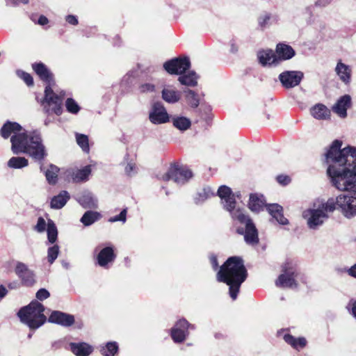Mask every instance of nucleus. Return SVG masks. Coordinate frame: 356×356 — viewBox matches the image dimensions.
I'll return each instance as SVG.
<instances>
[{
	"mask_svg": "<svg viewBox=\"0 0 356 356\" xmlns=\"http://www.w3.org/2000/svg\"><path fill=\"white\" fill-rule=\"evenodd\" d=\"M341 146L342 141L335 140L326 152L327 172L337 189L356 193V147Z\"/></svg>",
	"mask_w": 356,
	"mask_h": 356,
	"instance_id": "obj_1",
	"label": "nucleus"
},
{
	"mask_svg": "<svg viewBox=\"0 0 356 356\" xmlns=\"http://www.w3.org/2000/svg\"><path fill=\"white\" fill-rule=\"evenodd\" d=\"M22 127L15 122L7 121L0 130L1 136L8 138L11 134V149L15 154L26 153L34 160L42 161L47 155L40 134L33 131L29 134L21 132Z\"/></svg>",
	"mask_w": 356,
	"mask_h": 356,
	"instance_id": "obj_2",
	"label": "nucleus"
},
{
	"mask_svg": "<svg viewBox=\"0 0 356 356\" xmlns=\"http://www.w3.org/2000/svg\"><path fill=\"white\" fill-rule=\"evenodd\" d=\"M217 195L221 200L223 208L229 213L236 232L243 235L245 243L255 245L259 243L258 230L251 218L243 208L236 207L235 195L232 189L225 185L220 186Z\"/></svg>",
	"mask_w": 356,
	"mask_h": 356,
	"instance_id": "obj_3",
	"label": "nucleus"
},
{
	"mask_svg": "<svg viewBox=\"0 0 356 356\" xmlns=\"http://www.w3.org/2000/svg\"><path fill=\"white\" fill-rule=\"evenodd\" d=\"M248 276L243 259L239 257H231L220 267L217 273V280L229 286V293L236 300L242 283Z\"/></svg>",
	"mask_w": 356,
	"mask_h": 356,
	"instance_id": "obj_4",
	"label": "nucleus"
},
{
	"mask_svg": "<svg viewBox=\"0 0 356 356\" xmlns=\"http://www.w3.org/2000/svg\"><path fill=\"white\" fill-rule=\"evenodd\" d=\"M32 68L40 79L47 83L44 89V97L41 102L44 112L49 115H60L63 113L62 106L65 92H62L58 95L54 92L51 88L54 84V75L44 63H33Z\"/></svg>",
	"mask_w": 356,
	"mask_h": 356,
	"instance_id": "obj_5",
	"label": "nucleus"
},
{
	"mask_svg": "<svg viewBox=\"0 0 356 356\" xmlns=\"http://www.w3.org/2000/svg\"><path fill=\"white\" fill-rule=\"evenodd\" d=\"M44 306L37 300L19 309L17 316L20 321L30 329L35 330L42 326L47 321L44 314Z\"/></svg>",
	"mask_w": 356,
	"mask_h": 356,
	"instance_id": "obj_6",
	"label": "nucleus"
},
{
	"mask_svg": "<svg viewBox=\"0 0 356 356\" xmlns=\"http://www.w3.org/2000/svg\"><path fill=\"white\" fill-rule=\"evenodd\" d=\"M327 208L330 211L339 209L342 214L350 218L356 216V193L353 194H341L336 198L331 197L326 202Z\"/></svg>",
	"mask_w": 356,
	"mask_h": 356,
	"instance_id": "obj_7",
	"label": "nucleus"
},
{
	"mask_svg": "<svg viewBox=\"0 0 356 356\" xmlns=\"http://www.w3.org/2000/svg\"><path fill=\"white\" fill-rule=\"evenodd\" d=\"M330 212L326 202L318 205L317 208H310L302 212V218L307 220V226L311 229H317L322 226L328 218L327 213Z\"/></svg>",
	"mask_w": 356,
	"mask_h": 356,
	"instance_id": "obj_8",
	"label": "nucleus"
},
{
	"mask_svg": "<svg viewBox=\"0 0 356 356\" xmlns=\"http://www.w3.org/2000/svg\"><path fill=\"white\" fill-rule=\"evenodd\" d=\"M193 177L192 171L186 166L172 165L162 177L164 181L173 180L179 185L186 184Z\"/></svg>",
	"mask_w": 356,
	"mask_h": 356,
	"instance_id": "obj_9",
	"label": "nucleus"
},
{
	"mask_svg": "<svg viewBox=\"0 0 356 356\" xmlns=\"http://www.w3.org/2000/svg\"><path fill=\"white\" fill-rule=\"evenodd\" d=\"M296 270L291 263L286 262L282 266V273L278 277L275 284L282 288H296Z\"/></svg>",
	"mask_w": 356,
	"mask_h": 356,
	"instance_id": "obj_10",
	"label": "nucleus"
},
{
	"mask_svg": "<svg viewBox=\"0 0 356 356\" xmlns=\"http://www.w3.org/2000/svg\"><path fill=\"white\" fill-rule=\"evenodd\" d=\"M191 67L188 58H175L166 61L163 67L170 74H182Z\"/></svg>",
	"mask_w": 356,
	"mask_h": 356,
	"instance_id": "obj_11",
	"label": "nucleus"
},
{
	"mask_svg": "<svg viewBox=\"0 0 356 356\" xmlns=\"http://www.w3.org/2000/svg\"><path fill=\"white\" fill-rule=\"evenodd\" d=\"M189 328L195 329V326L184 318L179 320L171 329V337L173 341L175 343L183 342L188 334Z\"/></svg>",
	"mask_w": 356,
	"mask_h": 356,
	"instance_id": "obj_12",
	"label": "nucleus"
},
{
	"mask_svg": "<svg viewBox=\"0 0 356 356\" xmlns=\"http://www.w3.org/2000/svg\"><path fill=\"white\" fill-rule=\"evenodd\" d=\"M303 78V73L300 71H285L279 75V79L286 88H291L298 86Z\"/></svg>",
	"mask_w": 356,
	"mask_h": 356,
	"instance_id": "obj_13",
	"label": "nucleus"
},
{
	"mask_svg": "<svg viewBox=\"0 0 356 356\" xmlns=\"http://www.w3.org/2000/svg\"><path fill=\"white\" fill-rule=\"evenodd\" d=\"M149 118L153 124H159L169 122L170 116L161 102H156L149 113Z\"/></svg>",
	"mask_w": 356,
	"mask_h": 356,
	"instance_id": "obj_14",
	"label": "nucleus"
},
{
	"mask_svg": "<svg viewBox=\"0 0 356 356\" xmlns=\"http://www.w3.org/2000/svg\"><path fill=\"white\" fill-rule=\"evenodd\" d=\"M15 273L21 279L22 284L26 286H32L35 282L33 272L22 262H17Z\"/></svg>",
	"mask_w": 356,
	"mask_h": 356,
	"instance_id": "obj_15",
	"label": "nucleus"
},
{
	"mask_svg": "<svg viewBox=\"0 0 356 356\" xmlns=\"http://www.w3.org/2000/svg\"><path fill=\"white\" fill-rule=\"evenodd\" d=\"M49 322L60 325L63 327H70L74 323V316L72 314L60 311H54L50 314Z\"/></svg>",
	"mask_w": 356,
	"mask_h": 356,
	"instance_id": "obj_16",
	"label": "nucleus"
},
{
	"mask_svg": "<svg viewBox=\"0 0 356 356\" xmlns=\"http://www.w3.org/2000/svg\"><path fill=\"white\" fill-rule=\"evenodd\" d=\"M257 58L262 66H277L278 58L272 49H262L257 52Z\"/></svg>",
	"mask_w": 356,
	"mask_h": 356,
	"instance_id": "obj_17",
	"label": "nucleus"
},
{
	"mask_svg": "<svg viewBox=\"0 0 356 356\" xmlns=\"http://www.w3.org/2000/svg\"><path fill=\"white\" fill-rule=\"evenodd\" d=\"M116 256L112 246H107L100 250L97 256V264L106 268L108 264L114 261Z\"/></svg>",
	"mask_w": 356,
	"mask_h": 356,
	"instance_id": "obj_18",
	"label": "nucleus"
},
{
	"mask_svg": "<svg viewBox=\"0 0 356 356\" xmlns=\"http://www.w3.org/2000/svg\"><path fill=\"white\" fill-rule=\"evenodd\" d=\"M266 210L269 214L276 220V221L282 225L289 224V220L284 216L283 208L278 204H270L266 205Z\"/></svg>",
	"mask_w": 356,
	"mask_h": 356,
	"instance_id": "obj_19",
	"label": "nucleus"
},
{
	"mask_svg": "<svg viewBox=\"0 0 356 356\" xmlns=\"http://www.w3.org/2000/svg\"><path fill=\"white\" fill-rule=\"evenodd\" d=\"M351 102L350 96L345 95L341 97L333 106L332 110L341 118H346L347 116V109L350 106Z\"/></svg>",
	"mask_w": 356,
	"mask_h": 356,
	"instance_id": "obj_20",
	"label": "nucleus"
},
{
	"mask_svg": "<svg viewBox=\"0 0 356 356\" xmlns=\"http://www.w3.org/2000/svg\"><path fill=\"white\" fill-rule=\"evenodd\" d=\"M275 54L278 58L279 65L281 61L289 60L293 58L296 52L291 46L284 43H279L276 46Z\"/></svg>",
	"mask_w": 356,
	"mask_h": 356,
	"instance_id": "obj_21",
	"label": "nucleus"
},
{
	"mask_svg": "<svg viewBox=\"0 0 356 356\" xmlns=\"http://www.w3.org/2000/svg\"><path fill=\"white\" fill-rule=\"evenodd\" d=\"M279 20V15L268 12H264L259 16L257 22L259 27L264 29L273 24L278 23Z\"/></svg>",
	"mask_w": 356,
	"mask_h": 356,
	"instance_id": "obj_22",
	"label": "nucleus"
},
{
	"mask_svg": "<svg viewBox=\"0 0 356 356\" xmlns=\"http://www.w3.org/2000/svg\"><path fill=\"white\" fill-rule=\"evenodd\" d=\"M335 72L340 80L345 84H348L350 82L352 70L349 65L339 61L337 64Z\"/></svg>",
	"mask_w": 356,
	"mask_h": 356,
	"instance_id": "obj_23",
	"label": "nucleus"
},
{
	"mask_svg": "<svg viewBox=\"0 0 356 356\" xmlns=\"http://www.w3.org/2000/svg\"><path fill=\"white\" fill-rule=\"evenodd\" d=\"M79 203L85 209L97 207V200L89 191H84L77 199Z\"/></svg>",
	"mask_w": 356,
	"mask_h": 356,
	"instance_id": "obj_24",
	"label": "nucleus"
},
{
	"mask_svg": "<svg viewBox=\"0 0 356 356\" xmlns=\"http://www.w3.org/2000/svg\"><path fill=\"white\" fill-rule=\"evenodd\" d=\"M265 202L264 195L252 194L250 196L248 207L253 212H259L266 205Z\"/></svg>",
	"mask_w": 356,
	"mask_h": 356,
	"instance_id": "obj_25",
	"label": "nucleus"
},
{
	"mask_svg": "<svg viewBox=\"0 0 356 356\" xmlns=\"http://www.w3.org/2000/svg\"><path fill=\"white\" fill-rule=\"evenodd\" d=\"M170 121L172 123L173 126L181 131H184L188 129L191 125V121L189 118L184 116L172 115L170 116Z\"/></svg>",
	"mask_w": 356,
	"mask_h": 356,
	"instance_id": "obj_26",
	"label": "nucleus"
},
{
	"mask_svg": "<svg viewBox=\"0 0 356 356\" xmlns=\"http://www.w3.org/2000/svg\"><path fill=\"white\" fill-rule=\"evenodd\" d=\"M70 196L66 191H61L58 195L54 196L51 200V208L54 209H60L63 208L67 201L70 200Z\"/></svg>",
	"mask_w": 356,
	"mask_h": 356,
	"instance_id": "obj_27",
	"label": "nucleus"
},
{
	"mask_svg": "<svg viewBox=\"0 0 356 356\" xmlns=\"http://www.w3.org/2000/svg\"><path fill=\"white\" fill-rule=\"evenodd\" d=\"M71 351L76 356H88L92 353V347L86 343H71Z\"/></svg>",
	"mask_w": 356,
	"mask_h": 356,
	"instance_id": "obj_28",
	"label": "nucleus"
},
{
	"mask_svg": "<svg viewBox=\"0 0 356 356\" xmlns=\"http://www.w3.org/2000/svg\"><path fill=\"white\" fill-rule=\"evenodd\" d=\"M312 115L318 120H326L330 117V110L322 104H317L311 109Z\"/></svg>",
	"mask_w": 356,
	"mask_h": 356,
	"instance_id": "obj_29",
	"label": "nucleus"
},
{
	"mask_svg": "<svg viewBox=\"0 0 356 356\" xmlns=\"http://www.w3.org/2000/svg\"><path fill=\"white\" fill-rule=\"evenodd\" d=\"M214 195L213 190L209 186H205L197 193L196 196L194 197V201L196 204H201L207 199Z\"/></svg>",
	"mask_w": 356,
	"mask_h": 356,
	"instance_id": "obj_30",
	"label": "nucleus"
},
{
	"mask_svg": "<svg viewBox=\"0 0 356 356\" xmlns=\"http://www.w3.org/2000/svg\"><path fill=\"white\" fill-rule=\"evenodd\" d=\"M91 173L90 165H86L82 169L77 170L71 175L72 179L74 182H81L88 180Z\"/></svg>",
	"mask_w": 356,
	"mask_h": 356,
	"instance_id": "obj_31",
	"label": "nucleus"
},
{
	"mask_svg": "<svg viewBox=\"0 0 356 356\" xmlns=\"http://www.w3.org/2000/svg\"><path fill=\"white\" fill-rule=\"evenodd\" d=\"M7 165L10 168L22 169L28 166L29 161L25 157L13 156L8 160Z\"/></svg>",
	"mask_w": 356,
	"mask_h": 356,
	"instance_id": "obj_32",
	"label": "nucleus"
},
{
	"mask_svg": "<svg viewBox=\"0 0 356 356\" xmlns=\"http://www.w3.org/2000/svg\"><path fill=\"white\" fill-rule=\"evenodd\" d=\"M101 217L99 213L93 211H88L85 212L81 218V222L85 226H90L96 221H97Z\"/></svg>",
	"mask_w": 356,
	"mask_h": 356,
	"instance_id": "obj_33",
	"label": "nucleus"
},
{
	"mask_svg": "<svg viewBox=\"0 0 356 356\" xmlns=\"http://www.w3.org/2000/svg\"><path fill=\"white\" fill-rule=\"evenodd\" d=\"M162 98L168 103L174 104L180 99V94L172 89L164 88L162 91Z\"/></svg>",
	"mask_w": 356,
	"mask_h": 356,
	"instance_id": "obj_34",
	"label": "nucleus"
},
{
	"mask_svg": "<svg viewBox=\"0 0 356 356\" xmlns=\"http://www.w3.org/2000/svg\"><path fill=\"white\" fill-rule=\"evenodd\" d=\"M179 81L187 86H195L197 83V76L195 72H190L187 74L181 75L179 77Z\"/></svg>",
	"mask_w": 356,
	"mask_h": 356,
	"instance_id": "obj_35",
	"label": "nucleus"
},
{
	"mask_svg": "<svg viewBox=\"0 0 356 356\" xmlns=\"http://www.w3.org/2000/svg\"><path fill=\"white\" fill-rule=\"evenodd\" d=\"M47 239L49 243H54L58 237V230L54 222L49 219L47 222Z\"/></svg>",
	"mask_w": 356,
	"mask_h": 356,
	"instance_id": "obj_36",
	"label": "nucleus"
},
{
	"mask_svg": "<svg viewBox=\"0 0 356 356\" xmlns=\"http://www.w3.org/2000/svg\"><path fill=\"white\" fill-rule=\"evenodd\" d=\"M59 168L55 165L51 164L45 172L46 179L49 184H55L58 180Z\"/></svg>",
	"mask_w": 356,
	"mask_h": 356,
	"instance_id": "obj_37",
	"label": "nucleus"
},
{
	"mask_svg": "<svg viewBox=\"0 0 356 356\" xmlns=\"http://www.w3.org/2000/svg\"><path fill=\"white\" fill-rule=\"evenodd\" d=\"M118 350V345L116 342H108L104 347L101 348V353L104 356H114Z\"/></svg>",
	"mask_w": 356,
	"mask_h": 356,
	"instance_id": "obj_38",
	"label": "nucleus"
},
{
	"mask_svg": "<svg viewBox=\"0 0 356 356\" xmlns=\"http://www.w3.org/2000/svg\"><path fill=\"white\" fill-rule=\"evenodd\" d=\"M76 140L82 150L85 152H89L88 138L85 134H76Z\"/></svg>",
	"mask_w": 356,
	"mask_h": 356,
	"instance_id": "obj_39",
	"label": "nucleus"
},
{
	"mask_svg": "<svg viewBox=\"0 0 356 356\" xmlns=\"http://www.w3.org/2000/svg\"><path fill=\"white\" fill-rule=\"evenodd\" d=\"M59 253V246L54 245L47 250V260L50 264H52L58 257Z\"/></svg>",
	"mask_w": 356,
	"mask_h": 356,
	"instance_id": "obj_40",
	"label": "nucleus"
},
{
	"mask_svg": "<svg viewBox=\"0 0 356 356\" xmlns=\"http://www.w3.org/2000/svg\"><path fill=\"white\" fill-rule=\"evenodd\" d=\"M65 107L67 111L72 114H76L80 111L79 106L72 98L67 99L65 102Z\"/></svg>",
	"mask_w": 356,
	"mask_h": 356,
	"instance_id": "obj_41",
	"label": "nucleus"
},
{
	"mask_svg": "<svg viewBox=\"0 0 356 356\" xmlns=\"http://www.w3.org/2000/svg\"><path fill=\"white\" fill-rule=\"evenodd\" d=\"M186 92V99L189 104L193 108L197 107L199 105V99L196 93L191 90H188Z\"/></svg>",
	"mask_w": 356,
	"mask_h": 356,
	"instance_id": "obj_42",
	"label": "nucleus"
},
{
	"mask_svg": "<svg viewBox=\"0 0 356 356\" xmlns=\"http://www.w3.org/2000/svg\"><path fill=\"white\" fill-rule=\"evenodd\" d=\"M127 208L123 209L119 215L113 216L108 219V222H122L124 223L127 220Z\"/></svg>",
	"mask_w": 356,
	"mask_h": 356,
	"instance_id": "obj_43",
	"label": "nucleus"
},
{
	"mask_svg": "<svg viewBox=\"0 0 356 356\" xmlns=\"http://www.w3.org/2000/svg\"><path fill=\"white\" fill-rule=\"evenodd\" d=\"M17 74L19 78L24 80L27 86H30L33 85V79L30 74L22 70H18L17 71Z\"/></svg>",
	"mask_w": 356,
	"mask_h": 356,
	"instance_id": "obj_44",
	"label": "nucleus"
},
{
	"mask_svg": "<svg viewBox=\"0 0 356 356\" xmlns=\"http://www.w3.org/2000/svg\"><path fill=\"white\" fill-rule=\"evenodd\" d=\"M47 227V223L45 220L42 217H39L38 218L37 224L34 227V230L39 232H44Z\"/></svg>",
	"mask_w": 356,
	"mask_h": 356,
	"instance_id": "obj_45",
	"label": "nucleus"
},
{
	"mask_svg": "<svg viewBox=\"0 0 356 356\" xmlns=\"http://www.w3.org/2000/svg\"><path fill=\"white\" fill-rule=\"evenodd\" d=\"M125 173L129 177H132L137 173V168L134 163L128 162L124 168Z\"/></svg>",
	"mask_w": 356,
	"mask_h": 356,
	"instance_id": "obj_46",
	"label": "nucleus"
},
{
	"mask_svg": "<svg viewBox=\"0 0 356 356\" xmlns=\"http://www.w3.org/2000/svg\"><path fill=\"white\" fill-rule=\"evenodd\" d=\"M49 296V292L45 289H40L36 293V298L41 301L48 298Z\"/></svg>",
	"mask_w": 356,
	"mask_h": 356,
	"instance_id": "obj_47",
	"label": "nucleus"
},
{
	"mask_svg": "<svg viewBox=\"0 0 356 356\" xmlns=\"http://www.w3.org/2000/svg\"><path fill=\"white\" fill-rule=\"evenodd\" d=\"M348 312L356 318V300L351 299L346 306Z\"/></svg>",
	"mask_w": 356,
	"mask_h": 356,
	"instance_id": "obj_48",
	"label": "nucleus"
},
{
	"mask_svg": "<svg viewBox=\"0 0 356 356\" xmlns=\"http://www.w3.org/2000/svg\"><path fill=\"white\" fill-rule=\"evenodd\" d=\"M284 341L289 345H291L293 348L296 347V338L293 337L291 334H285L284 337Z\"/></svg>",
	"mask_w": 356,
	"mask_h": 356,
	"instance_id": "obj_49",
	"label": "nucleus"
},
{
	"mask_svg": "<svg viewBox=\"0 0 356 356\" xmlns=\"http://www.w3.org/2000/svg\"><path fill=\"white\" fill-rule=\"evenodd\" d=\"M278 183L282 185H287L290 182L289 177L286 175H278L276 178Z\"/></svg>",
	"mask_w": 356,
	"mask_h": 356,
	"instance_id": "obj_50",
	"label": "nucleus"
},
{
	"mask_svg": "<svg viewBox=\"0 0 356 356\" xmlns=\"http://www.w3.org/2000/svg\"><path fill=\"white\" fill-rule=\"evenodd\" d=\"M154 90V86L150 83H145L140 86L141 92H152Z\"/></svg>",
	"mask_w": 356,
	"mask_h": 356,
	"instance_id": "obj_51",
	"label": "nucleus"
},
{
	"mask_svg": "<svg viewBox=\"0 0 356 356\" xmlns=\"http://www.w3.org/2000/svg\"><path fill=\"white\" fill-rule=\"evenodd\" d=\"M296 347H294L296 349H298L299 348H303L306 345V339L303 337H300L296 339Z\"/></svg>",
	"mask_w": 356,
	"mask_h": 356,
	"instance_id": "obj_52",
	"label": "nucleus"
},
{
	"mask_svg": "<svg viewBox=\"0 0 356 356\" xmlns=\"http://www.w3.org/2000/svg\"><path fill=\"white\" fill-rule=\"evenodd\" d=\"M66 21L70 24H72V25H76L78 24V19L77 18L74 16V15H67L66 17Z\"/></svg>",
	"mask_w": 356,
	"mask_h": 356,
	"instance_id": "obj_53",
	"label": "nucleus"
},
{
	"mask_svg": "<svg viewBox=\"0 0 356 356\" xmlns=\"http://www.w3.org/2000/svg\"><path fill=\"white\" fill-rule=\"evenodd\" d=\"M63 342L62 340H57L53 341L51 344V349L55 350L60 348L63 345Z\"/></svg>",
	"mask_w": 356,
	"mask_h": 356,
	"instance_id": "obj_54",
	"label": "nucleus"
},
{
	"mask_svg": "<svg viewBox=\"0 0 356 356\" xmlns=\"http://www.w3.org/2000/svg\"><path fill=\"white\" fill-rule=\"evenodd\" d=\"M347 273L351 277L356 278V264L351 266L350 268H348L347 270Z\"/></svg>",
	"mask_w": 356,
	"mask_h": 356,
	"instance_id": "obj_55",
	"label": "nucleus"
},
{
	"mask_svg": "<svg viewBox=\"0 0 356 356\" xmlns=\"http://www.w3.org/2000/svg\"><path fill=\"white\" fill-rule=\"evenodd\" d=\"M210 261L211 264V266L214 270H216L218 266V263L217 260V257L216 256H211L210 257Z\"/></svg>",
	"mask_w": 356,
	"mask_h": 356,
	"instance_id": "obj_56",
	"label": "nucleus"
},
{
	"mask_svg": "<svg viewBox=\"0 0 356 356\" xmlns=\"http://www.w3.org/2000/svg\"><path fill=\"white\" fill-rule=\"evenodd\" d=\"M8 293V290L3 285H0V300Z\"/></svg>",
	"mask_w": 356,
	"mask_h": 356,
	"instance_id": "obj_57",
	"label": "nucleus"
},
{
	"mask_svg": "<svg viewBox=\"0 0 356 356\" xmlns=\"http://www.w3.org/2000/svg\"><path fill=\"white\" fill-rule=\"evenodd\" d=\"M48 22V19L45 16L41 15L38 19V23L40 25H45Z\"/></svg>",
	"mask_w": 356,
	"mask_h": 356,
	"instance_id": "obj_58",
	"label": "nucleus"
},
{
	"mask_svg": "<svg viewBox=\"0 0 356 356\" xmlns=\"http://www.w3.org/2000/svg\"><path fill=\"white\" fill-rule=\"evenodd\" d=\"M230 46H231V49L230 51L232 52V53H236L238 51V46L236 44V43L234 42V40H232L231 41V43H230Z\"/></svg>",
	"mask_w": 356,
	"mask_h": 356,
	"instance_id": "obj_59",
	"label": "nucleus"
},
{
	"mask_svg": "<svg viewBox=\"0 0 356 356\" xmlns=\"http://www.w3.org/2000/svg\"><path fill=\"white\" fill-rule=\"evenodd\" d=\"M19 286V284L17 281L10 282L8 284V286L10 289H17Z\"/></svg>",
	"mask_w": 356,
	"mask_h": 356,
	"instance_id": "obj_60",
	"label": "nucleus"
},
{
	"mask_svg": "<svg viewBox=\"0 0 356 356\" xmlns=\"http://www.w3.org/2000/svg\"><path fill=\"white\" fill-rule=\"evenodd\" d=\"M18 2V4L22 3H24V4H26L29 3V0H19L17 1Z\"/></svg>",
	"mask_w": 356,
	"mask_h": 356,
	"instance_id": "obj_61",
	"label": "nucleus"
},
{
	"mask_svg": "<svg viewBox=\"0 0 356 356\" xmlns=\"http://www.w3.org/2000/svg\"><path fill=\"white\" fill-rule=\"evenodd\" d=\"M233 194L235 195V198L236 197H238V198H240V194L239 193H234Z\"/></svg>",
	"mask_w": 356,
	"mask_h": 356,
	"instance_id": "obj_62",
	"label": "nucleus"
},
{
	"mask_svg": "<svg viewBox=\"0 0 356 356\" xmlns=\"http://www.w3.org/2000/svg\"><path fill=\"white\" fill-rule=\"evenodd\" d=\"M63 265L65 268H67V266H68V264H65V263H63Z\"/></svg>",
	"mask_w": 356,
	"mask_h": 356,
	"instance_id": "obj_63",
	"label": "nucleus"
},
{
	"mask_svg": "<svg viewBox=\"0 0 356 356\" xmlns=\"http://www.w3.org/2000/svg\"><path fill=\"white\" fill-rule=\"evenodd\" d=\"M48 123H49V121L45 120V122H44L45 125H47V124H48Z\"/></svg>",
	"mask_w": 356,
	"mask_h": 356,
	"instance_id": "obj_64",
	"label": "nucleus"
}]
</instances>
